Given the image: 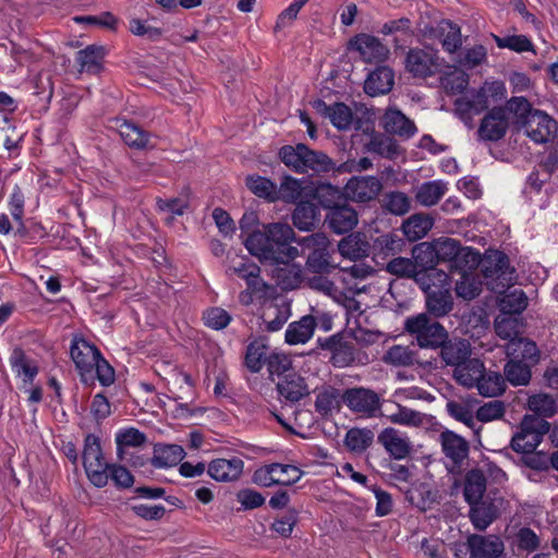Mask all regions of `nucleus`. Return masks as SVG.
I'll return each mask as SVG.
<instances>
[{"mask_svg": "<svg viewBox=\"0 0 558 558\" xmlns=\"http://www.w3.org/2000/svg\"><path fill=\"white\" fill-rule=\"evenodd\" d=\"M393 84V71L388 66H378L368 74L364 84V90L374 97L389 93Z\"/></svg>", "mask_w": 558, "mask_h": 558, "instance_id": "26", "label": "nucleus"}, {"mask_svg": "<svg viewBox=\"0 0 558 558\" xmlns=\"http://www.w3.org/2000/svg\"><path fill=\"white\" fill-rule=\"evenodd\" d=\"M384 362L393 366H412L417 363V360L411 349L395 344L385 353Z\"/></svg>", "mask_w": 558, "mask_h": 558, "instance_id": "56", "label": "nucleus"}, {"mask_svg": "<svg viewBox=\"0 0 558 558\" xmlns=\"http://www.w3.org/2000/svg\"><path fill=\"white\" fill-rule=\"evenodd\" d=\"M451 289L424 291L426 308L436 318L448 315L453 308Z\"/></svg>", "mask_w": 558, "mask_h": 558, "instance_id": "30", "label": "nucleus"}, {"mask_svg": "<svg viewBox=\"0 0 558 558\" xmlns=\"http://www.w3.org/2000/svg\"><path fill=\"white\" fill-rule=\"evenodd\" d=\"M404 245L403 240L395 233H385L377 236L372 245L373 258L378 263V259H386L389 256H395L402 251Z\"/></svg>", "mask_w": 558, "mask_h": 558, "instance_id": "35", "label": "nucleus"}, {"mask_svg": "<svg viewBox=\"0 0 558 558\" xmlns=\"http://www.w3.org/2000/svg\"><path fill=\"white\" fill-rule=\"evenodd\" d=\"M246 187L257 197L276 202L277 184L266 177L250 174L245 179Z\"/></svg>", "mask_w": 558, "mask_h": 558, "instance_id": "47", "label": "nucleus"}, {"mask_svg": "<svg viewBox=\"0 0 558 558\" xmlns=\"http://www.w3.org/2000/svg\"><path fill=\"white\" fill-rule=\"evenodd\" d=\"M390 405L398 408V414H383V416L392 424L420 427L430 422V415L407 408L400 403L391 402Z\"/></svg>", "mask_w": 558, "mask_h": 558, "instance_id": "32", "label": "nucleus"}, {"mask_svg": "<svg viewBox=\"0 0 558 558\" xmlns=\"http://www.w3.org/2000/svg\"><path fill=\"white\" fill-rule=\"evenodd\" d=\"M526 136L536 144H545L555 140L558 123L548 113L535 110L522 128Z\"/></svg>", "mask_w": 558, "mask_h": 558, "instance_id": "12", "label": "nucleus"}, {"mask_svg": "<svg viewBox=\"0 0 558 558\" xmlns=\"http://www.w3.org/2000/svg\"><path fill=\"white\" fill-rule=\"evenodd\" d=\"M448 191V184L442 180H433L422 183L415 193V199L425 207L436 205Z\"/></svg>", "mask_w": 558, "mask_h": 558, "instance_id": "38", "label": "nucleus"}, {"mask_svg": "<svg viewBox=\"0 0 558 558\" xmlns=\"http://www.w3.org/2000/svg\"><path fill=\"white\" fill-rule=\"evenodd\" d=\"M147 440V437L144 433L138 430L137 428L130 427L120 429L116 434V444L117 451L120 458H122L124 453V448L129 447H140L144 445Z\"/></svg>", "mask_w": 558, "mask_h": 558, "instance_id": "54", "label": "nucleus"}, {"mask_svg": "<svg viewBox=\"0 0 558 558\" xmlns=\"http://www.w3.org/2000/svg\"><path fill=\"white\" fill-rule=\"evenodd\" d=\"M505 352L508 359L524 362L537 363L539 357V351L535 342L523 337L508 341L505 345Z\"/></svg>", "mask_w": 558, "mask_h": 558, "instance_id": "28", "label": "nucleus"}, {"mask_svg": "<svg viewBox=\"0 0 558 558\" xmlns=\"http://www.w3.org/2000/svg\"><path fill=\"white\" fill-rule=\"evenodd\" d=\"M203 319L208 328L222 330L231 323L232 317L221 307H210L204 312Z\"/></svg>", "mask_w": 558, "mask_h": 558, "instance_id": "63", "label": "nucleus"}, {"mask_svg": "<svg viewBox=\"0 0 558 558\" xmlns=\"http://www.w3.org/2000/svg\"><path fill=\"white\" fill-rule=\"evenodd\" d=\"M10 364L17 376H23L24 383H33L38 374L37 364L27 357L24 350L15 348L10 356Z\"/></svg>", "mask_w": 558, "mask_h": 558, "instance_id": "46", "label": "nucleus"}, {"mask_svg": "<svg viewBox=\"0 0 558 558\" xmlns=\"http://www.w3.org/2000/svg\"><path fill=\"white\" fill-rule=\"evenodd\" d=\"M440 348V356L442 361L450 366H459L464 361L469 360L472 354V349L469 340L454 338L445 340V342L439 345Z\"/></svg>", "mask_w": 558, "mask_h": 558, "instance_id": "24", "label": "nucleus"}, {"mask_svg": "<svg viewBox=\"0 0 558 558\" xmlns=\"http://www.w3.org/2000/svg\"><path fill=\"white\" fill-rule=\"evenodd\" d=\"M506 96V88L501 82H486L478 89L468 90L454 102L456 110L461 116L480 114L494 102L500 101Z\"/></svg>", "mask_w": 558, "mask_h": 558, "instance_id": "2", "label": "nucleus"}, {"mask_svg": "<svg viewBox=\"0 0 558 558\" xmlns=\"http://www.w3.org/2000/svg\"><path fill=\"white\" fill-rule=\"evenodd\" d=\"M316 319L312 315H305L300 320L291 323L286 330V342L289 344H304L314 335Z\"/></svg>", "mask_w": 558, "mask_h": 558, "instance_id": "31", "label": "nucleus"}, {"mask_svg": "<svg viewBox=\"0 0 558 558\" xmlns=\"http://www.w3.org/2000/svg\"><path fill=\"white\" fill-rule=\"evenodd\" d=\"M319 347L330 352V363L343 368L359 361L354 340L349 335L338 332L327 338L318 339Z\"/></svg>", "mask_w": 558, "mask_h": 558, "instance_id": "10", "label": "nucleus"}, {"mask_svg": "<svg viewBox=\"0 0 558 558\" xmlns=\"http://www.w3.org/2000/svg\"><path fill=\"white\" fill-rule=\"evenodd\" d=\"M383 124L388 133L407 138L412 137L417 131L414 122L396 108L386 110Z\"/></svg>", "mask_w": 558, "mask_h": 558, "instance_id": "25", "label": "nucleus"}, {"mask_svg": "<svg viewBox=\"0 0 558 558\" xmlns=\"http://www.w3.org/2000/svg\"><path fill=\"white\" fill-rule=\"evenodd\" d=\"M277 390L286 401L294 403L310 393L305 379L295 372L282 375L277 383Z\"/></svg>", "mask_w": 558, "mask_h": 558, "instance_id": "23", "label": "nucleus"}, {"mask_svg": "<svg viewBox=\"0 0 558 558\" xmlns=\"http://www.w3.org/2000/svg\"><path fill=\"white\" fill-rule=\"evenodd\" d=\"M470 506V519L476 530H486L496 519V508L493 504L481 500Z\"/></svg>", "mask_w": 558, "mask_h": 558, "instance_id": "49", "label": "nucleus"}, {"mask_svg": "<svg viewBox=\"0 0 558 558\" xmlns=\"http://www.w3.org/2000/svg\"><path fill=\"white\" fill-rule=\"evenodd\" d=\"M305 180H299L291 175H283L280 185L276 190V202L282 201L288 204H298L304 193Z\"/></svg>", "mask_w": 558, "mask_h": 558, "instance_id": "42", "label": "nucleus"}, {"mask_svg": "<svg viewBox=\"0 0 558 558\" xmlns=\"http://www.w3.org/2000/svg\"><path fill=\"white\" fill-rule=\"evenodd\" d=\"M474 387L477 388L478 393L483 397H497L505 391V378L499 373H486V371H484Z\"/></svg>", "mask_w": 558, "mask_h": 558, "instance_id": "48", "label": "nucleus"}, {"mask_svg": "<svg viewBox=\"0 0 558 558\" xmlns=\"http://www.w3.org/2000/svg\"><path fill=\"white\" fill-rule=\"evenodd\" d=\"M416 283L422 291L451 289L449 275L436 267L420 269Z\"/></svg>", "mask_w": 558, "mask_h": 558, "instance_id": "34", "label": "nucleus"}, {"mask_svg": "<svg viewBox=\"0 0 558 558\" xmlns=\"http://www.w3.org/2000/svg\"><path fill=\"white\" fill-rule=\"evenodd\" d=\"M527 408L535 413L534 416L545 418L551 417L557 412V402L548 393H536L527 399Z\"/></svg>", "mask_w": 558, "mask_h": 558, "instance_id": "50", "label": "nucleus"}, {"mask_svg": "<svg viewBox=\"0 0 558 558\" xmlns=\"http://www.w3.org/2000/svg\"><path fill=\"white\" fill-rule=\"evenodd\" d=\"M305 146L304 144H298L296 146L286 145L281 147L279 150L280 160L295 172L304 173Z\"/></svg>", "mask_w": 558, "mask_h": 558, "instance_id": "52", "label": "nucleus"}, {"mask_svg": "<svg viewBox=\"0 0 558 558\" xmlns=\"http://www.w3.org/2000/svg\"><path fill=\"white\" fill-rule=\"evenodd\" d=\"M271 264L282 265L276 269V279L283 290H292L300 286L303 279V270L300 265L290 262H272Z\"/></svg>", "mask_w": 558, "mask_h": 558, "instance_id": "44", "label": "nucleus"}, {"mask_svg": "<svg viewBox=\"0 0 558 558\" xmlns=\"http://www.w3.org/2000/svg\"><path fill=\"white\" fill-rule=\"evenodd\" d=\"M434 36L440 41L444 50L456 52L462 46L460 27L449 20H441L433 29Z\"/></svg>", "mask_w": 558, "mask_h": 558, "instance_id": "27", "label": "nucleus"}, {"mask_svg": "<svg viewBox=\"0 0 558 558\" xmlns=\"http://www.w3.org/2000/svg\"><path fill=\"white\" fill-rule=\"evenodd\" d=\"M304 472L298 466L283 463L265 464L253 473V482L262 487H271L275 485L291 486L298 483Z\"/></svg>", "mask_w": 558, "mask_h": 558, "instance_id": "8", "label": "nucleus"}, {"mask_svg": "<svg viewBox=\"0 0 558 558\" xmlns=\"http://www.w3.org/2000/svg\"><path fill=\"white\" fill-rule=\"evenodd\" d=\"M70 355L82 383L93 384V367L102 355L99 349L83 337L74 336L70 345Z\"/></svg>", "mask_w": 558, "mask_h": 558, "instance_id": "11", "label": "nucleus"}, {"mask_svg": "<svg viewBox=\"0 0 558 558\" xmlns=\"http://www.w3.org/2000/svg\"><path fill=\"white\" fill-rule=\"evenodd\" d=\"M386 270L398 277L412 278L415 282L420 271L416 263L407 257L392 258L387 263Z\"/></svg>", "mask_w": 558, "mask_h": 558, "instance_id": "59", "label": "nucleus"}, {"mask_svg": "<svg viewBox=\"0 0 558 558\" xmlns=\"http://www.w3.org/2000/svg\"><path fill=\"white\" fill-rule=\"evenodd\" d=\"M243 469L244 462L239 457L218 458L208 463L207 473L216 482L230 483L240 478Z\"/></svg>", "mask_w": 558, "mask_h": 558, "instance_id": "19", "label": "nucleus"}, {"mask_svg": "<svg viewBox=\"0 0 558 558\" xmlns=\"http://www.w3.org/2000/svg\"><path fill=\"white\" fill-rule=\"evenodd\" d=\"M549 430V423L544 418L525 415L520 430L511 439V448L518 453H532Z\"/></svg>", "mask_w": 558, "mask_h": 558, "instance_id": "6", "label": "nucleus"}, {"mask_svg": "<svg viewBox=\"0 0 558 558\" xmlns=\"http://www.w3.org/2000/svg\"><path fill=\"white\" fill-rule=\"evenodd\" d=\"M383 206L392 215L403 216L411 208V199L405 193L393 191L385 195Z\"/></svg>", "mask_w": 558, "mask_h": 558, "instance_id": "61", "label": "nucleus"}, {"mask_svg": "<svg viewBox=\"0 0 558 558\" xmlns=\"http://www.w3.org/2000/svg\"><path fill=\"white\" fill-rule=\"evenodd\" d=\"M106 56L104 46L89 45L76 54V61L80 64L81 72L96 74L102 68V60Z\"/></svg>", "mask_w": 558, "mask_h": 558, "instance_id": "36", "label": "nucleus"}, {"mask_svg": "<svg viewBox=\"0 0 558 558\" xmlns=\"http://www.w3.org/2000/svg\"><path fill=\"white\" fill-rule=\"evenodd\" d=\"M502 108L507 110V117H509V113L513 114L515 119L514 123L521 129L525 125V121L530 119V116L536 110L532 108L529 100L524 97H512L507 101L506 107Z\"/></svg>", "mask_w": 558, "mask_h": 558, "instance_id": "53", "label": "nucleus"}, {"mask_svg": "<svg viewBox=\"0 0 558 558\" xmlns=\"http://www.w3.org/2000/svg\"><path fill=\"white\" fill-rule=\"evenodd\" d=\"M434 226V219L427 214H414L402 223V231L410 241L424 238Z\"/></svg>", "mask_w": 558, "mask_h": 558, "instance_id": "45", "label": "nucleus"}, {"mask_svg": "<svg viewBox=\"0 0 558 558\" xmlns=\"http://www.w3.org/2000/svg\"><path fill=\"white\" fill-rule=\"evenodd\" d=\"M486 477L481 470L474 469L465 476L463 495L469 505L481 501L486 492Z\"/></svg>", "mask_w": 558, "mask_h": 558, "instance_id": "43", "label": "nucleus"}, {"mask_svg": "<svg viewBox=\"0 0 558 558\" xmlns=\"http://www.w3.org/2000/svg\"><path fill=\"white\" fill-rule=\"evenodd\" d=\"M444 60L433 48H411L405 56V70L415 78H426L441 71Z\"/></svg>", "mask_w": 558, "mask_h": 558, "instance_id": "9", "label": "nucleus"}, {"mask_svg": "<svg viewBox=\"0 0 558 558\" xmlns=\"http://www.w3.org/2000/svg\"><path fill=\"white\" fill-rule=\"evenodd\" d=\"M342 400L353 413L365 418L378 417L385 403L376 391L364 387L347 389Z\"/></svg>", "mask_w": 558, "mask_h": 558, "instance_id": "7", "label": "nucleus"}, {"mask_svg": "<svg viewBox=\"0 0 558 558\" xmlns=\"http://www.w3.org/2000/svg\"><path fill=\"white\" fill-rule=\"evenodd\" d=\"M404 330L421 348L438 349L448 338L445 327L425 313L407 317Z\"/></svg>", "mask_w": 558, "mask_h": 558, "instance_id": "3", "label": "nucleus"}, {"mask_svg": "<svg viewBox=\"0 0 558 558\" xmlns=\"http://www.w3.org/2000/svg\"><path fill=\"white\" fill-rule=\"evenodd\" d=\"M378 442L396 460L405 459L412 450V444L407 434L393 427L384 428L378 435Z\"/></svg>", "mask_w": 558, "mask_h": 558, "instance_id": "18", "label": "nucleus"}, {"mask_svg": "<svg viewBox=\"0 0 558 558\" xmlns=\"http://www.w3.org/2000/svg\"><path fill=\"white\" fill-rule=\"evenodd\" d=\"M374 432L367 427H352L344 436V446L352 453L365 452L374 441Z\"/></svg>", "mask_w": 558, "mask_h": 558, "instance_id": "40", "label": "nucleus"}, {"mask_svg": "<svg viewBox=\"0 0 558 558\" xmlns=\"http://www.w3.org/2000/svg\"><path fill=\"white\" fill-rule=\"evenodd\" d=\"M293 241L296 240L292 227L284 222H272L251 232L243 243L251 255L271 264L292 262L299 256L298 247L291 245Z\"/></svg>", "mask_w": 558, "mask_h": 558, "instance_id": "1", "label": "nucleus"}, {"mask_svg": "<svg viewBox=\"0 0 558 558\" xmlns=\"http://www.w3.org/2000/svg\"><path fill=\"white\" fill-rule=\"evenodd\" d=\"M312 107L316 112L330 121L339 131H348L353 123V112L349 106L343 102L326 104L323 99H315Z\"/></svg>", "mask_w": 558, "mask_h": 558, "instance_id": "17", "label": "nucleus"}, {"mask_svg": "<svg viewBox=\"0 0 558 558\" xmlns=\"http://www.w3.org/2000/svg\"><path fill=\"white\" fill-rule=\"evenodd\" d=\"M500 311L504 314H521L527 306V296L521 289H514L500 299Z\"/></svg>", "mask_w": 558, "mask_h": 558, "instance_id": "55", "label": "nucleus"}, {"mask_svg": "<svg viewBox=\"0 0 558 558\" xmlns=\"http://www.w3.org/2000/svg\"><path fill=\"white\" fill-rule=\"evenodd\" d=\"M357 221V213L347 204L330 206L326 216L328 227L337 234L353 230Z\"/></svg>", "mask_w": 558, "mask_h": 558, "instance_id": "20", "label": "nucleus"}, {"mask_svg": "<svg viewBox=\"0 0 558 558\" xmlns=\"http://www.w3.org/2000/svg\"><path fill=\"white\" fill-rule=\"evenodd\" d=\"M350 49L360 53L363 61L367 63H381L388 59L390 53L388 47L373 35L357 34L349 41Z\"/></svg>", "mask_w": 558, "mask_h": 558, "instance_id": "13", "label": "nucleus"}, {"mask_svg": "<svg viewBox=\"0 0 558 558\" xmlns=\"http://www.w3.org/2000/svg\"><path fill=\"white\" fill-rule=\"evenodd\" d=\"M494 40L498 48L509 49L519 53L533 51L534 48L533 43L525 35H508L504 37L494 35Z\"/></svg>", "mask_w": 558, "mask_h": 558, "instance_id": "60", "label": "nucleus"}, {"mask_svg": "<svg viewBox=\"0 0 558 558\" xmlns=\"http://www.w3.org/2000/svg\"><path fill=\"white\" fill-rule=\"evenodd\" d=\"M257 272H260V267L244 257L240 258L238 262H233L227 267V274L229 276H238L245 280V282L256 277Z\"/></svg>", "mask_w": 558, "mask_h": 558, "instance_id": "64", "label": "nucleus"}, {"mask_svg": "<svg viewBox=\"0 0 558 558\" xmlns=\"http://www.w3.org/2000/svg\"><path fill=\"white\" fill-rule=\"evenodd\" d=\"M509 128V117L502 107H494L482 119L477 133L481 140L497 142L501 140Z\"/></svg>", "mask_w": 558, "mask_h": 558, "instance_id": "14", "label": "nucleus"}, {"mask_svg": "<svg viewBox=\"0 0 558 558\" xmlns=\"http://www.w3.org/2000/svg\"><path fill=\"white\" fill-rule=\"evenodd\" d=\"M536 363L508 359L504 366L505 378L512 386H526L532 377L531 366Z\"/></svg>", "mask_w": 558, "mask_h": 558, "instance_id": "41", "label": "nucleus"}, {"mask_svg": "<svg viewBox=\"0 0 558 558\" xmlns=\"http://www.w3.org/2000/svg\"><path fill=\"white\" fill-rule=\"evenodd\" d=\"M296 242L303 251H310L306 267L311 272L324 275L335 268L330 260V241L326 234L313 233L296 240Z\"/></svg>", "mask_w": 558, "mask_h": 558, "instance_id": "5", "label": "nucleus"}, {"mask_svg": "<svg viewBox=\"0 0 558 558\" xmlns=\"http://www.w3.org/2000/svg\"><path fill=\"white\" fill-rule=\"evenodd\" d=\"M109 128L118 131L122 141L132 148L144 149L148 146L149 134L125 119H111Z\"/></svg>", "mask_w": 558, "mask_h": 558, "instance_id": "21", "label": "nucleus"}, {"mask_svg": "<svg viewBox=\"0 0 558 558\" xmlns=\"http://www.w3.org/2000/svg\"><path fill=\"white\" fill-rule=\"evenodd\" d=\"M339 392L332 387H328L319 391L315 400V411L322 416L331 414L332 410L338 407Z\"/></svg>", "mask_w": 558, "mask_h": 558, "instance_id": "62", "label": "nucleus"}, {"mask_svg": "<svg viewBox=\"0 0 558 558\" xmlns=\"http://www.w3.org/2000/svg\"><path fill=\"white\" fill-rule=\"evenodd\" d=\"M303 163L304 173L327 172L332 168V161L325 153L312 150L307 146H305Z\"/></svg>", "mask_w": 558, "mask_h": 558, "instance_id": "58", "label": "nucleus"}, {"mask_svg": "<svg viewBox=\"0 0 558 558\" xmlns=\"http://www.w3.org/2000/svg\"><path fill=\"white\" fill-rule=\"evenodd\" d=\"M485 371L484 363L478 359H469L454 367L453 378L463 387L473 388Z\"/></svg>", "mask_w": 558, "mask_h": 558, "instance_id": "33", "label": "nucleus"}, {"mask_svg": "<svg viewBox=\"0 0 558 558\" xmlns=\"http://www.w3.org/2000/svg\"><path fill=\"white\" fill-rule=\"evenodd\" d=\"M465 546L471 558H501L505 554V544L497 535L472 534Z\"/></svg>", "mask_w": 558, "mask_h": 558, "instance_id": "16", "label": "nucleus"}, {"mask_svg": "<svg viewBox=\"0 0 558 558\" xmlns=\"http://www.w3.org/2000/svg\"><path fill=\"white\" fill-rule=\"evenodd\" d=\"M442 452L451 461L453 466H461L469 457V442L460 435L451 430H445L439 436Z\"/></svg>", "mask_w": 558, "mask_h": 558, "instance_id": "22", "label": "nucleus"}, {"mask_svg": "<svg viewBox=\"0 0 558 558\" xmlns=\"http://www.w3.org/2000/svg\"><path fill=\"white\" fill-rule=\"evenodd\" d=\"M269 348L258 341L251 342L246 348L245 365L252 373H258L266 364Z\"/></svg>", "mask_w": 558, "mask_h": 558, "instance_id": "51", "label": "nucleus"}, {"mask_svg": "<svg viewBox=\"0 0 558 558\" xmlns=\"http://www.w3.org/2000/svg\"><path fill=\"white\" fill-rule=\"evenodd\" d=\"M381 187L380 180L374 175L353 177L344 185V194L354 202L367 203L379 195Z\"/></svg>", "mask_w": 558, "mask_h": 558, "instance_id": "15", "label": "nucleus"}, {"mask_svg": "<svg viewBox=\"0 0 558 558\" xmlns=\"http://www.w3.org/2000/svg\"><path fill=\"white\" fill-rule=\"evenodd\" d=\"M185 456L179 445H157L154 448L151 464L158 469H168L179 464Z\"/></svg>", "mask_w": 558, "mask_h": 558, "instance_id": "37", "label": "nucleus"}, {"mask_svg": "<svg viewBox=\"0 0 558 558\" xmlns=\"http://www.w3.org/2000/svg\"><path fill=\"white\" fill-rule=\"evenodd\" d=\"M494 327L497 336L504 340L510 341L520 337V322L509 314L502 313L496 317Z\"/></svg>", "mask_w": 558, "mask_h": 558, "instance_id": "57", "label": "nucleus"}, {"mask_svg": "<svg viewBox=\"0 0 558 558\" xmlns=\"http://www.w3.org/2000/svg\"><path fill=\"white\" fill-rule=\"evenodd\" d=\"M338 250L343 257L357 260L368 256L372 246L364 234L353 233L339 242Z\"/></svg>", "mask_w": 558, "mask_h": 558, "instance_id": "29", "label": "nucleus"}, {"mask_svg": "<svg viewBox=\"0 0 558 558\" xmlns=\"http://www.w3.org/2000/svg\"><path fill=\"white\" fill-rule=\"evenodd\" d=\"M83 465L90 483L98 487H105L108 484V464L105 460L100 439L95 434L86 435L83 448Z\"/></svg>", "mask_w": 558, "mask_h": 558, "instance_id": "4", "label": "nucleus"}, {"mask_svg": "<svg viewBox=\"0 0 558 558\" xmlns=\"http://www.w3.org/2000/svg\"><path fill=\"white\" fill-rule=\"evenodd\" d=\"M319 217L318 207L311 202L300 201L292 213V222L300 231H311Z\"/></svg>", "mask_w": 558, "mask_h": 558, "instance_id": "39", "label": "nucleus"}]
</instances>
